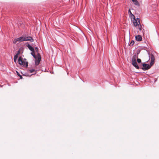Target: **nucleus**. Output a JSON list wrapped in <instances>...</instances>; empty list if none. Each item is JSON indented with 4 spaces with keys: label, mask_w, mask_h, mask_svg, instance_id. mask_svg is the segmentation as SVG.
Returning a JSON list of instances; mask_svg holds the SVG:
<instances>
[{
    "label": "nucleus",
    "mask_w": 159,
    "mask_h": 159,
    "mask_svg": "<svg viewBox=\"0 0 159 159\" xmlns=\"http://www.w3.org/2000/svg\"><path fill=\"white\" fill-rule=\"evenodd\" d=\"M149 57L150 59V63L149 65L143 63L142 64V67H139V69H142L143 70H146L149 69L154 64L155 60V57L152 53H151Z\"/></svg>",
    "instance_id": "1"
},
{
    "label": "nucleus",
    "mask_w": 159,
    "mask_h": 159,
    "mask_svg": "<svg viewBox=\"0 0 159 159\" xmlns=\"http://www.w3.org/2000/svg\"><path fill=\"white\" fill-rule=\"evenodd\" d=\"M140 50L138 49L137 52V55H135L133 56L132 59V65L137 69H139V67L138 66L136 61V58H138V55L140 53Z\"/></svg>",
    "instance_id": "2"
},
{
    "label": "nucleus",
    "mask_w": 159,
    "mask_h": 159,
    "mask_svg": "<svg viewBox=\"0 0 159 159\" xmlns=\"http://www.w3.org/2000/svg\"><path fill=\"white\" fill-rule=\"evenodd\" d=\"M18 61L19 64L20 65H22L23 66H25V67L27 68L28 66V62H25L23 60V58L21 56H20L18 59Z\"/></svg>",
    "instance_id": "3"
},
{
    "label": "nucleus",
    "mask_w": 159,
    "mask_h": 159,
    "mask_svg": "<svg viewBox=\"0 0 159 159\" xmlns=\"http://www.w3.org/2000/svg\"><path fill=\"white\" fill-rule=\"evenodd\" d=\"M133 17L134 20H133V24L134 26L136 27L137 25H140V19L139 18H137L136 19H135V17L134 16V17Z\"/></svg>",
    "instance_id": "4"
},
{
    "label": "nucleus",
    "mask_w": 159,
    "mask_h": 159,
    "mask_svg": "<svg viewBox=\"0 0 159 159\" xmlns=\"http://www.w3.org/2000/svg\"><path fill=\"white\" fill-rule=\"evenodd\" d=\"M37 59L35 60V63L36 66L39 64L41 59V57L40 54L39 53H38L37 54Z\"/></svg>",
    "instance_id": "5"
},
{
    "label": "nucleus",
    "mask_w": 159,
    "mask_h": 159,
    "mask_svg": "<svg viewBox=\"0 0 159 159\" xmlns=\"http://www.w3.org/2000/svg\"><path fill=\"white\" fill-rule=\"evenodd\" d=\"M29 70V72H30V73H32L34 72H35V73L34 74H32L30 75V77L31 75H33L36 74L37 72V71H38V70H35L34 69H30V70Z\"/></svg>",
    "instance_id": "6"
},
{
    "label": "nucleus",
    "mask_w": 159,
    "mask_h": 159,
    "mask_svg": "<svg viewBox=\"0 0 159 159\" xmlns=\"http://www.w3.org/2000/svg\"><path fill=\"white\" fill-rule=\"evenodd\" d=\"M135 40L138 41H141L142 40V37L141 35H137L135 36Z\"/></svg>",
    "instance_id": "7"
},
{
    "label": "nucleus",
    "mask_w": 159,
    "mask_h": 159,
    "mask_svg": "<svg viewBox=\"0 0 159 159\" xmlns=\"http://www.w3.org/2000/svg\"><path fill=\"white\" fill-rule=\"evenodd\" d=\"M17 39L19 40V42H21L23 41H26L25 37L23 35L22 36H21L19 38H17Z\"/></svg>",
    "instance_id": "8"
},
{
    "label": "nucleus",
    "mask_w": 159,
    "mask_h": 159,
    "mask_svg": "<svg viewBox=\"0 0 159 159\" xmlns=\"http://www.w3.org/2000/svg\"><path fill=\"white\" fill-rule=\"evenodd\" d=\"M25 37L26 41H29L31 42H33L34 40L32 37L28 36Z\"/></svg>",
    "instance_id": "9"
},
{
    "label": "nucleus",
    "mask_w": 159,
    "mask_h": 159,
    "mask_svg": "<svg viewBox=\"0 0 159 159\" xmlns=\"http://www.w3.org/2000/svg\"><path fill=\"white\" fill-rule=\"evenodd\" d=\"M134 4L136 6L139 7L140 4L137 0H131Z\"/></svg>",
    "instance_id": "10"
},
{
    "label": "nucleus",
    "mask_w": 159,
    "mask_h": 159,
    "mask_svg": "<svg viewBox=\"0 0 159 159\" xmlns=\"http://www.w3.org/2000/svg\"><path fill=\"white\" fill-rule=\"evenodd\" d=\"M27 44L26 45V46L31 51L34 50V48L30 46L28 43H27Z\"/></svg>",
    "instance_id": "11"
},
{
    "label": "nucleus",
    "mask_w": 159,
    "mask_h": 159,
    "mask_svg": "<svg viewBox=\"0 0 159 159\" xmlns=\"http://www.w3.org/2000/svg\"><path fill=\"white\" fill-rule=\"evenodd\" d=\"M18 56H17V55H15L14 56V61L16 63L17 61V59L18 57Z\"/></svg>",
    "instance_id": "12"
},
{
    "label": "nucleus",
    "mask_w": 159,
    "mask_h": 159,
    "mask_svg": "<svg viewBox=\"0 0 159 159\" xmlns=\"http://www.w3.org/2000/svg\"><path fill=\"white\" fill-rule=\"evenodd\" d=\"M16 72L17 73V75L20 77V79H22L23 78L22 76L17 71H16Z\"/></svg>",
    "instance_id": "13"
},
{
    "label": "nucleus",
    "mask_w": 159,
    "mask_h": 159,
    "mask_svg": "<svg viewBox=\"0 0 159 159\" xmlns=\"http://www.w3.org/2000/svg\"><path fill=\"white\" fill-rule=\"evenodd\" d=\"M128 13H129V15H131L133 17H134V15L132 14L130 9L128 11Z\"/></svg>",
    "instance_id": "14"
},
{
    "label": "nucleus",
    "mask_w": 159,
    "mask_h": 159,
    "mask_svg": "<svg viewBox=\"0 0 159 159\" xmlns=\"http://www.w3.org/2000/svg\"><path fill=\"white\" fill-rule=\"evenodd\" d=\"M134 43V40H132L129 44L130 46H133Z\"/></svg>",
    "instance_id": "15"
},
{
    "label": "nucleus",
    "mask_w": 159,
    "mask_h": 159,
    "mask_svg": "<svg viewBox=\"0 0 159 159\" xmlns=\"http://www.w3.org/2000/svg\"><path fill=\"white\" fill-rule=\"evenodd\" d=\"M17 41H19V40L17 39H17H14L13 41V42L14 44H16Z\"/></svg>",
    "instance_id": "16"
},
{
    "label": "nucleus",
    "mask_w": 159,
    "mask_h": 159,
    "mask_svg": "<svg viewBox=\"0 0 159 159\" xmlns=\"http://www.w3.org/2000/svg\"><path fill=\"white\" fill-rule=\"evenodd\" d=\"M137 61L138 63H141V59L139 58H137Z\"/></svg>",
    "instance_id": "17"
},
{
    "label": "nucleus",
    "mask_w": 159,
    "mask_h": 159,
    "mask_svg": "<svg viewBox=\"0 0 159 159\" xmlns=\"http://www.w3.org/2000/svg\"><path fill=\"white\" fill-rule=\"evenodd\" d=\"M139 26V30H142V26L140 24V25H138Z\"/></svg>",
    "instance_id": "18"
},
{
    "label": "nucleus",
    "mask_w": 159,
    "mask_h": 159,
    "mask_svg": "<svg viewBox=\"0 0 159 159\" xmlns=\"http://www.w3.org/2000/svg\"><path fill=\"white\" fill-rule=\"evenodd\" d=\"M20 50H19L16 53V55H17V56H18V55L20 54Z\"/></svg>",
    "instance_id": "19"
},
{
    "label": "nucleus",
    "mask_w": 159,
    "mask_h": 159,
    "mask_svg": "<svg viewBox=\"0 0 159 159\" xmlns=\"http://www.w3.org/2000/svg\"><path fill=\"white\" fill-rule=\"evenodd\" d=\"M31 55L33 56L35 54V51L34 50L33 51V52H31Z\"/></svg>",
    "instance_id": "20"
},
{
    "label": "nucleus",
    "mask_w": 159,
    "mask_h": 159,
    "mask_svg": "<svg viewBox=\"0 0 159 159\" xmlns=\"http://www.w3.org/2000/svg\"><path fill=\"white\" fill-rule=\"evenodd\" d=\"M33 56L35 58V60H36L37 59V55L36 56L35 55V54L34 55H33Z\"/></svg>",
    "instance_id": "21"
},
{
    "label": "nucleus",
    "mask_w": 159,
    "mask_h": 159,
    "mask_svg": "<svg viewBox=\"0 0 159 159\" xmlns=\"http://www.w3.org/2000/svg\"><path fill=\"white\" fill-rule=\"evenodd\" d=\"M35 51H36V52H38V51H39V49H38V47H36L35 48Z\"/></svg>",
    "instance_id": "22"
},
{
    "label": "nucleus",
    "mask_w": 159,
    "mask_h": 159,
    "mask_svg": "<svg viewBox=\"0 0 159 159\" xmlns=\"http://www.w3.org/2000/svg\"><path fill=\"white\" fill-rule=\"evenodd\" d=\"M23 75H25V76H29V77H30V75H29L28 74H27V73H25V74Z\"/></svg>",
    "instance_id": "23"
},
{
    "label": "nucleus",
    "mask_w": 159,
    "mask_h": 159,
    "mask_svg": "<svg viewBox=\"0 0 159 159\" xmlns=\"http://www.w3.org/2000/svg\"><path fill=\"white\" fill-rule=\"evenodd\" d=\"M24 60H26V59H25H25H24Z\"/></svg>",
    "instance_id": "24"
}]
</instances>
